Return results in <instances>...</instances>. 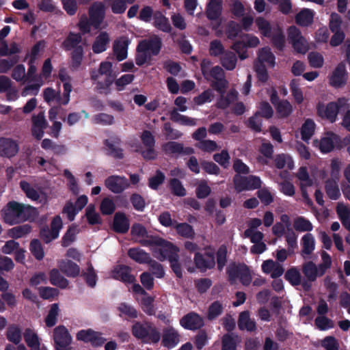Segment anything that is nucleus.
Masks as SVG:
<instances>
[{
  "label": "nucleus",
  "mask_w": 350,
  "mask_h": 350,
  "mask_svg": "<svg viewBox=\"0 0 350 350\" xmlns=\"http://www.w3.org/2000/svg\"><path fill=\"white\" fill-rule=\"evenodd\" d=\"M150 246L153 256L160 260L178 257V249L170 242H150Z\"/></svg>",
  "instance_id": "4"
},
{
  "label": "nucleus",
  "mask_w": 350,
  "mask_h": 350,
  "mask_svg": "<svg viewBox=\"0 0 350 350\" xmlns=\"http://www.w3.org/2000/svg\"><path fill=\"white\" fill-rule=\"evenodd\" d=\"M239 342L240 340L237 335L225 334L222 338V350H236L237 345Z\"/></svg>",
  "instance_id": "41"
},
{
  "label": "nucleus",
  "mask_w": 350,
  "mask_h": 350,
  "mask_svg": "<svg viewBox=\"0 0 350 350\" xmlns=\"http://www.w3.org/2000/svg\"><path fill=\"white\" fill-rule=\"evenodd\" d=\"M238 326L241 329H246L252 332L256 329V323L250 317L248 311H243L240 313L238 321Z\"/></svg>",
  "instance_id": "33"
},
{
  "label": "nucleus",
  "mask_w": 350,
  "mask_h": 350,
  "mask_svg": "<svg viewBox=\"0 0 350 350\" xmlns=\"http://www.w3.org/2000/svg\"><path fill=\"white\" fill-rule=\"evenodd\" d=\"M105 187L113 193H121L130 186L129 180L125 176L111 175L105 180Z\"/></svg>",
  "instance_id": "11"
},
{
  "label": "nucleus",
  "mask_w": 350,
  "mask_h": 350,
  "mask_svg": "<svg viewBox=\"0 0 350 350\" xmlns=\"http://www.w3.org/2000/svg\"><path fill=\"white\" fill-rule=\"evenodd\" d=\"M162 45V40L158 36L140 40L136 47L135 64L138 66L148 64L152 56L159 54Z\"/></svg>",
  "instance_id": "2"
},
{
  "label": "nucleus",
  "mask_w": 350,
  "mask_h": 350,
  "mask_svg": "<svg viewBox=\"0 0 350 350\" xmlns=\"http://www.w3.org/2000/svg\"><path fill=\"white\" fill-rule=\"evenodd\" d=\"M272 231L278 238L285 235L286 241H297V235L292 228L289 217L286 214L281 215L280 222H276L273 226Z\"/></svg>",
  "instance_id": "6"
},
{
  "label": "nucleus",
  "mask_w": 350,
  "mask_h": 350,
  "mask_svg": "<svg viewBox=\"0 0 350 350\" xmlns=\"http://www.w3.org/2000/svg\"><path fill=\"white\" fill-rule=\"evenodd\" d=\"M55 350H72V336L64 325L56 327L53 332Z\"/></svg>",
  "instance_id": "9"
},
{
  "label": "nucleus",
  "mask_w": 350,
  "mask_h": 350,
  "mask_svg": "<svg viewBox=\"0 0 350 350\" xmlns=\"http://www.w3.org/2000/svg\"><path fill=\"white\" fill-rule=\"evenodd\" d=\"M314 14L312 10L304 8L297 13L295 17V23L301 27H307L313 22Z\"/></svg>",
  "instance_id": "34"
},
{
  "label": "nucleus",
  "mask_w": 350,
  "mask_h": 350,
  "mask_svg": "<svg viewBox=\"0 0 350 350\" xmlns=\"http://www.w3.org/2000/svg\"><path fill=\"white\" fill-rule=\"evenodd\" d=\"M170 120L176 123H179L181 125L185 126H196V120L185 115H182L178 112V109L174 108L170 111Z\"/></svg>",
  "instance_id": "32"
},
{
  "label": "nucleus",
  "mask_w": 350,
  "mask_h": 350,
  "mask_svg": "<svg viewBox=\"0 0 350 350\" xmlns=\"http://www.w3.org/2000/svg\"><path fill=\"white\" fill-rule=\"evenodd\" d=\"M92 121L95 124L104 126H109L114 124V117L112 115L105 113L96 114L92 118Z\"/></svg>",
  "instance_id": "50"
},
{
  "label": "nucleus",
  "mask_w": 350,
  "mask_h": 350,
  "mask_svg": "<svg viewBox=\"0 0 350 350\" xmlns=\"http://www.w3.org/2000/svg\"><path fill=\"white\" fill-rule=\"evenodd\" d=\"M81 33L70 31L61 44L65 51H71L70 54L69 68L72 71L78 70L83 62L85 51Z\"/></svg>",
  "instance_id": "1"
},
{
  "label": "nucleus",
  "mask_w": 350,
  "mask_h": 350,
  "mask_svg": "<svg viewBox=\"0 0 350 350\" xmlns=\"http://www.w3.org/2000/svg\"><path fill=\"white\" fill-rule=\"evenodd\" d=\"M293 228L298 232H309L312 230V225L304 217H298L294 220Z\"/></svg>",
  "instance_id": "46"
},
{
  "label": "nucleus",
  "mask_w": 350,
  "mask_h": 350,
  "mask_svg": "<svg viewBox=\"0 0 350 350\" xmlns=\"http://www.w3.org/2000/svg\"><path fill=\"white\" fill-rule=\"evenodd\" d=\"M320 344L325 350H339L340 348L338 340L331 336L324 338Z\"/></svg>",
  "instance_id": "62"
},
{
  "label": "nucleus",
  "mask_w": 350,
  "mask_h": 350,
  "mask_svg": "<svg viewBox=\"0 0 350 350\" xmlns=\"http://www.w3.org/2000/svg\"><path fill=\"white\" fill-rule=\"evenodd\" d=\"M275 59V55L269 47H265L260 50L258 53L259 62L258 64L267 63L270 66L273 67Z\"/></svg>",
  "instance_id": "43"
},
{
  "label": "nucleus",
  "mask_w": 350,
  "mask_h": 350,
  "mask_svg": "<svg viewBox=\"0 0 350 350\" xmlns=\"http://www.w3.org/2000/svg\"><path fill=\"white\" fill-rule=\"evenodd\" d=\"M224 304L219 301H215L208 308V318L210 320L214 319L219 316L224 310Z\"/></svg>",
  "instance_id": "53"
},
{
  "label": "nucleus",
  "mask_w": 350,
  "mask_h": 350,
  "mask_svg": "<svg viewBox=\"0 0 350 350\" xmlns=\"http://www.w3.org/2000/svg\"><path fill=\"white\" fill-rule=\"evenodd\" d=\"M347 108V100L345 98H339L336 102H329L325 107L318 106V114L327 119L330 122H334L338 113L345 111Z\"/></svg>",
  "instance_id": "3"
},
{
  "label": "nucleus",
  "mask_w": 350,
  "mask_h": 350,
  "mask_svg": "<svg viewBox=\"0 0 350 350\" xmlns=\"http://www.w3.org/2000/svg\"><path fill=\"white\" fill-rule=\"evenodd\" d=\"M62 225L63 223L60 216H55L50 224V226H46L41 228L40 232V237L46 239V241L56 239L59 237Z\"/></svg>",
  "instance_id": "12"
},
{
  "label": "nucleus",
  "mask_w": 350,
  "mask_h": 350,
  "mask_svg": "<svg viewBox=\"0 0 350 350\" xmlns=\"http://www.w3.org/2000/svg\"><path fill=\"white\" fill-rule=\"evenodd\" d=\"M180 340L178 332L172 327H167L163 329L162 344L164 347L171 349L176 347Z\"/></svg>",
  "instance_id": "21"
},
{
  "label": "nucleus",
  "mask_w": 350,
  "mask_h": 350,
  "mask_svg": "<svg viewBox=\"0 0 350 350\" xmlns=\"http://www.w3.org/2000/svg\"><path fill=\"white\" fill-rule=\"evenodd\" d=\"M121 144L122 140L118 136L105 139L103 144L107 148V155L116 159H122L124 157V150L122 148L118 147Z\"/></svg>",
  "instance_id": "16"
},
{
  "label": "nucleus",
  "mask_w": 350,
  "mask_h": 350,
  "mask_svg": "<svg viewBox=\"0 0 350 350\" xmlns=\"http://www.w3.org/2000/svg\"><path fill=\"white\" fill-rule=\"evenodd\" d=\"M347 75L345 64L343 62L339 63L329 77V85L335 88L345 86L347 81Z\"/></svg>",
  "instance_id": "14"
},
{
  "label": "nucleus",
  "mask_w": 350,
  "mask_h": 350,
  "mask_svg": "<svg viewBox=\"0 0 350 350\" xmlns=\"http://www.w3.org/2000/svg\"><path fill=\"white\" fill-rule=\"evenodd\" d=\"M49 280L51 284L62 288H66L68 286V281L61 275L57 269H53L50 271Z\"/></svg>",
  "instance_id": "38"
},
{
  "label": "nucleus",
  "mask_w": 350,
  "mask_h": 350,
  "mask_svg": "<svg viewBox=\"0 0 350 350\" xmlns=\"http://www.w3.org/2000/svg\"><path fill=\"white\" fill-rule=\"evenodd\" d=\"M228 273L230 280L240 278L241 283L245 286L249 285L252 281L251 273L245 265L231 264L228 267Z\"/></svg>",
  "instance_id": "10"
},
{
  "label": "nucleus",
  "mask_w": 350,
  "mask_h": 350,
  "mask_svg": "<svg viewBox=\"0 0 350 350\" xmlns=\"http://www.w3.org/2000/svg\"><path fill=\"white\" fill-rule=\"evenodd\" d=\"M285 278L293 286L301 284V276L299 271L296 268H291L285 273Z\"/></svg>",
  "instance_id": "59"
},
{
  "label": "nucleus",
  "mask_w": 350,
  "mask_h": 350,
  "mask_svg": "<svg viewBox=\"0 0 350 350\" xmlns=\"http://www.w3.org/2000/svg\"><path fill=\"white\" fill-rule=\"evenodd\" d=\"M100 210L103 215H111L116 210V204L113 200L109 198H105L100 203Z\"/></svg>",
  "instance_id": "54"
},
{
  "label": "nucleus",
  "mask_w": 350,
  "mask_h": 350,
  "mask_svg": "<svg viewBox=\"0 0 350 350\" xmlns=\"http://www.w3.org/2000/svg\"><path fill=\"white\" fill-rule=\"evenodd\" d=\"M130 42V40L126 36H122L114 41L113 51L118 62H121L127 58L128 47Z\"/></svg>",
  "instance_id": "19"
},
{
  "label": "nucleus",
  "mask_w": 350,
  "mask_h": 350,
  "mask_svg": "<svg viewBox=\"0 0 350 350\" xmlns=\"http://www.w3.org/2000/svg\"><path fill=\"white\" fill-rule=\"evenodd\" d=\"M112 277L125 283H133L135 278L131 273V268L126 265L117 266L112 272Z\"/></svg>",
  "instance_id": "25"
},
{
  "label": "nucleus",
  "mask_w": 350,
  "mask_h": 350,
  "mask_svg": "<svg viewBox=\"0 0 350 350\" xmlns=\"http://www.w3.org/2000/svg\"><path fill=\"white\" fill-rule=\"evenodd\" d=\"M302 271L310 282H314L317 278L324 275V273H321L319 267L312 261L307 262L303 265Z\"/></svg>",
  "instance_id": "27"
},
{
  "label": "nucleus",
  "mask_w": 350,
  "mask_h": 350,
  "mask_svg": "<svg viewBox=\"0 0 350 350\" xmlns=\"http://www.w3.org/2000/svg\"><path fill=\"white\" fill-rule=\"evenodd\" d=\"M221 64L224 68H225L227 70H232L235 68L237 57L236 53L230 51H226L220 57Z\"/></svg>",
  "instance_id": "36"
},
{
  "label": "nucleus",
  "mask_w": 350,
  "mask_h": 350,
  "mask_svg": "<svg viewBox=\"0 0 350 350\" xmlns=\"http://www.w3.org/2000/svg\"><path fill=\"white\" fill-rule=\"evenodd\" d=\"M105 17V7L101 2L94 3L89 9V18L92 25L98 29Z\"/></svg>",
  "instance_id": "18"
},
{
  "label": "nucleus",
  "mask_w": 350,
  "mask_h": 350,
  "mask_svg": "<svg viewBox=\"0 0 350 350\" xmlns=\"http://www.w3.org/2000/svg\"><path fill=\"white\" fill-rule=\"evenodd\" d=\"M59 309L57 304H53L51 306L49 313L45 319L46 325L48 327H53L57 323Z\"/></svg>",
  "instance_id": "51"
},
{
  "label": "nucleus",
  "mask_w": 350,
  "mask_h": 350,
  "mask_svg": "<svg viewBox=\"0 0 350 350\" xmlns=\"http://www.w3.org/2000/svg\"><path fill=\"white\" fill-rule=\"evenodd\" d=\"M130 228V221L124 213L117 212L113 216L112 229L120 234L126 233Z\"/></svg>",
  "instance_id": "20"
},
{
  "label": "nucleus",
  "mask_w": 350,
  "mask_h": 350,
  "mask_svg": "<svg viewBox=\"0 0 350 350\" xmlns=\"http://www.w3.org/2000/svg\"><path fill=\"white\" fill-rule=\"evenodd\" d=\"M17 142L8 137H0V156L2 157L12 158L18 152Z\"/></svg>",
  "instance_id": "17"
},
{
  "label": "nucleus",
  "mask_w": 350,
  "mask_h": 350,
  "mask_svg": "<svg viewBox=\"0 0 350 350\" xmlns=\"http://www.w3.org/2000/svg\"><path fill=\"white\" fill-rule=\"evenodd\" d=\"M151 330H152V327L146 323L144 324L135 323L132 329L133 335L139 338H144L146 337L149 335Z\"/></svg>",
  "instance_id": "42"
},
{
  "label": "nucleus",
  "mask_w": 350,
  "mask_h": 350,
  "mask_svg": "<svg viewBox=\"0 0 350 350\" xmlns=\"http://www.w3.org/2000/svg\"><path fill=\"white\" fill-rule=\"evenodd\" d=\"M256 25L261 33L265 37H271V27L270 23L262 17H258L255 21Z\"/></svg>",
  "instance_id": "56"
},
{
  "label": "nucleus",
  "mask_w": 350,
  "mask_h": 350,
  "mask_svg": "<svg viewBox=\"0 0 350 350\" xmlns=\"http://www.w3.org/2000/svg\"><path fill=\"white\" fill-rule=\"evenodd\" d=\"M196 147L203 152H212L218 149V146L215 141L204 139L196 144Z\"/></svg>",
  "instance_id": "58"
},
{
  "label": "nucleus",
  "mask_w": 350,
  "mask_h": 350,
  "mask_svg": "<svg viewBox=\"0 0 350 350\" xmlns=\"http://www.w3.org/2000/svg\"><path fill=\"white\" fill-rule=\"evenodd\" d=\"M195 263L196 267L202 271L213 268L215 265L213 253L208 251L206 252L204 256L200 254H196L195 256Z\"/></svg>",
  "instance_id": "24"
},
{
  "label": "nucleus",
  "mask_w": 350,
  "mask_h": 350,
  "mask_svg": "<svg viewBox=\"0 0 350 350\" xmlns=\"http://www.w3.org/2000/svg\"><path fill=\"white\" fill-rule=\"evenodd\" d=\"M23 338L30 350H43L45 347H40V339L34 329L26 328L23 332Z\"/></svg>",
  "instance_id": "23"
},
{
  "label": "nucleus",
  "mask_w": 350,
  "mask_h": 350,
  "mask_svg": "<svg viewBox=\"0 0 350 350\" xmlns=\"http://www.w3.org/2000/svg\"><path fill=\"white\" fill-rule=\"evenodd\" d=\"M58 267L68 277H76L80 273L79 267L70 260H59L58 262Z\"/></svg>",
  "instance_id": "31"
},
{
  "label": "nucleus",
  "mask_w": 350,
  "mask_h": 350,
  "mask_svg": "<svg viewBox=\"0 0 350 350\" xmlns=\"http://www.w3.org/2000/svg\"><path fill=\"white\" fill-rule=\"evenodd\" d=\"M271 43L273 46L278 51H283L285 46V36L280 27H278L275 32L271 37Z\"/></svg>",
  "instance_id": "45"
},
{
  "label": "nucleus",
  "mask_w": 350,
  "mask_h": 350,
  "mask_svg": "<svg viewBox=\"0 0 350 350\" xmlns=\"http://www.w3.org/2000/svg\"><path fill=\"white\" fill-rule=\"evenodd\" d=\"M325 190L326 194L331 200H336L340 197V191L337 179H327L325 183Z\"/></svg>",
  "instance_id": "35"
},
{
  "label": "nucleus",
  "mask_w": 350,
  "mask_h": 350,
  "mask_svg": "<svg viewBox=\"0 0 350 350\" xmlns=\"http://www.w3.org/2000/svg\"><path fill=\"white\" fill-rule=\"evenodd\" d=\"M165 178V174L161 170H157L155 175L148 179L149 187L152 189L157 190L159 187L163 183Z\"/></svg>",
  "instance_id": "57"
},
{
  "label": "nucleus",
  "mask_w": 350,
  "mask_h": 350,
  "mask_svg": "<svg viewBox=\"0 0 350 350\" xmlns=\"http://www.w3.org/2000/svg\"><path fill=\"white\" fill-rule=\"evenodd\" d=\"M255 113L259 116L269 119L273 115V110L268 102L262 101L259 104L258 110Z\"/></svg>",
  "instance_id": "55"
},
{
  "label": "nucleus",
  "mask_w": 350,
  "mask_h": 350,
  "mask_svg": "<svg viewBox=\"0 0 350 350\" xmlns=\"http://www.w3.org/2000/svg\"><path fill=\"white\" fill-rule=\"evenodd\" d=\"M168 186L171 193L174 196L183 197L187 194L186 189L183 185L181 181L176 178L170 179Z\"/></svg>",
  "instance_id": "39"
},
{
  "label": "nucleus",
  "mask_w": 350,
  "mask_h": 350,
  "mask_svg": "<svg viewBox=\"0 0 350 350\" xmlns=\"http://www.w3.org/2000/svg\"><path fill=\"white\" fill-rule=\"evenodd\" d=\"M221 0H210L206 9V17L211 21L217 20L221 14Z\"/></svg>",
  "instance_id": "28"
},
{
  "label": "nucleus",
  "mask_w": 350,
  "mask_h": 350,
  "mask_svg": "<svg viewBox=\"0 0 350 350\" xmlns=\"http://www.w3.org/2000/svg\"><path fill=\"white\" fill-rule=\"evenodd\" d=\"M110 41L109 34L106 31H102L96 37L92 44V51L98 54L105 51Z\"/></svg>",
  "instance_id": "30"
},
{
  "label": "nucleus",
  "mask_w": 350,
  "mask_h": 350,
  "mask_svg": "<svg viewBox=\"0 0 350 350\" xmlns=\"http://www.w3.org/2000/svg\"><path fill=\"white\" fill-rule=\"evenodd\" d=\"M22 217V204L9 202L1 211V217L3 222L9 225L18 224Z\"/></svg>",
  "instance_id": "7"
},
{
  "label": "nucleus",
  "mask_w": 350,
  "mask_h": 350,
  "mask_svg": "<svg viewBox=\"0 0 350 350\" xmlns=\"http://www.w3.org/2000/svg\"><path fill=\"white\" fill-rule=\"evenodd\" d=\"M128 254L133 260L139 263H148L151 259L149 254L139 248H131Z\"/></svg>",
  "instance_id": "40"
},
{
  "label": "nucleus",
  "mask_w": 350,
  "mask_h": 350,
  "mask_svg": "<svg viewBox=\"0 0 350 350\" xmlns=\"http://www.w3.org/2000/svg\"><path fill=\"white\" fill-rule=\"evenodd\" d=\"M315 127L316 124L313 120L306 119L300 129L301 139L308 142L314 135Z\"/></svg>",
  "instance_id": "37"
},
{
  "label": "nucleus",
  "mask_w": 350,
  "mask_h": 350,
  "mask_svg": "<svg viewBox=\"0 0 350 350\" xmlns=\"http://www.w3.org/2000/svg\"><path fill=\"white\" fill-rule=\"evenodd\" d=\"M131 234L134 238L148 239L150 237L146 228L140 223H134L131 226Z\"/></svg>",
  "instance_id": "48"
},
{
  "label": "nucleus",
  "mask_w": 350,
  "mask_h": 350,
  "mask_svg": "<svg viewBox=\"0 0 350 350\" xmlns=\"http://www.w3.org/2000/svg\"><path fill=\"white\" fill-rule=\"evenodd\" d=\"M214 95L211 90L208 89L206 90L203 91L200 94L197 96H195L193 98V102L197 105H202L206 103H210Z\"/></svg>",
  "instance_id": "63"
},
{
  "label": "nucleus",
  "mask_w": 350,
  "mask_h": 350,
  "mask_svg": "<svg viewBox=\"0 0 350 350\" xmlns=\"http://www.w3.org/2000/svg\"><path fill=\"white\" fill-rule=\"evenodd\" d=\"M18 62V57L13 55L8 59H0V73H6Z\"/></svg>",
  "instance_id": "60"
},
{
  "label": "nucleus",
  "mask_w": 350,
  "mask_h": 350,
  "mask_svg": "<svg viewBox=\"0 0 350 350\" xmlns=\"http://www.w3.org/2000/svg\"><path fill=\"white\" fill-rule=\"evenodd\" d=\"M275 109L280 118H287L293 112L292 105L287 100H282L278 103Z\"/></svg>",
  "instance_id": "49"
},
{
  "label": "nucleus",
  "mask_w": 350,
  "mask_h": 350,
  "mask_svg": "<svg viewBox=\"0 0 350 350\" xmlns=\"http://www.w3.org/2000/svg\"><path fill=\"white\" fill-rule=\"evenodd\" d=\"M340 142V137L334 133L330 136L322 137L319 142V149L322 153H329L333 150L334 146Z\"/></svg>",
  "instance_id": "29"
},
{
  "label": "nucleus",
  "mask_w": 350,
  "mask_h": 350,
  "mask_svg": "<svg viewBox=\"0 0 350 350\" xmlns=\"http://www.w3.org/2000/svg\"><path fill=\"white\" fill-rule=\"evenodd\" d=\"M287 34L288 41L295 53L304 55L308 52V43L299 28L294 25L290 26L287 29Z\"/></svg>",
  "instance_id": "5"
},
{
  "label": "nucleus",
  "mask_w": 350,
  "mask_h": 350,
  "mask_svg": "<svg viewBox=\"0 0 350 350\" xmlns=\"http://www.w3.org/2000/svg\"><path fill=\"white\" fill-rule=\"evenodd\" d=\"M162 150L165 154H181L191 155L195 153V150L191 147H184V144L177 142H167L162 145Z\"/></svg>",
  "instance_id": "15"
},
{
  "label": "nucleus",
  "mask_w": 350,
  "mask_h": 350,
  "mask_svg": "<svg viewBox=\"0 0 350 350\" xmlns=\"http://www.w3.org/2000/svg\"><path fill=\"white\" fill-rule=\"evenodd\" d=\"M38 216V211L36 208L23 204V221H34L37 219Z\"/></svg>",
  "instance_id": "61"
},
{
  "label": "nucleus",
  "mask_w": 350,
  "mask_h": 350,
  "mask_svg": "<svg viewBox=\"0 0 350 350\" xmlns=\"http://www.w3.org/2000/svg\"><path fill=\"white\" fill-rule=\"evenodd\" d=\"M180 324L186 329H197L204 325V321L198 314L190 312L180 320Z\"/></svg>",
  "instance_id": "22"
},
{
  "label": "nucleus",
  "mask_w": 350,
  "mask_h": 350,
  "mask_svg": "<svg viewBox=\"0 0 350 350\" xmlns=\"http://www.w3.org/2000/svg\"><path fill=\"white\" fill-rule=\"evenodd\" d=\"M38 64L37 61H28L29 68L27 73L25 74V69L23 66V83L27 81H39L41 77L36 74V65Z\"/></svg>",
  "instance_id": "44"
},
{
  "label": "nucleus",
  "mask_w": 350,
  "mask_h": 350,
  "mask_svg": "<svg viewBox=\"0 0 350 350\" xmlns=\"http://www.w3.org/2000/svg\"><path fill=\"white\" fill-rule=\"evenodd\" d=\"M242 31L240 24L230 21L226 28V35L230 40H234Z\"/></svg>",
  "instance_id": "47"
},
{
  "label": "nucleus",
  "mask_w": 350,
  "mask_h": 350,
  "mask_svg": "<svg viewBox=\"0 0 350 350\" xmlns=\"http://www.w3.org/2000/svg\"><path fill=\"white\" fill-rule=\"evenodd\" d=\"M226 52L224 47L219 40H214L210 43L209 53L211 56L218 57Z\"/></svg>",
  "instance_id": "64"
},
{
  "label": "nucleus",
  "mask_w": 350,
  "mask_h": 350,
  "mask_svg": "<svg viewBox=\"0 0 350 350\" xmlns=\"http://www.w3.org/2000/svg\"><path fill=\"white\" fill-rule=\"evenodd\" d=\"M76 338L78 340L90 342L94 347L101 346L106 341V339L102 336L101 333L95 332L92 329L79 331Z\"/></svg>",
  "instance_id": "13"
},
{
  "label": "nucleus",
  "mask_w": 350,
  "mask_h": 350,
  "mask_svg": "<svg viewBox=\"0 0 350 350\" xmlns=\"http://www.w3.org/2000/svg\"><path fill=\"white\" fill-rule=\"evenodd\" d=\"M85 217L90 225L100 224L102 222L98 213L95 211L94 206L90 204L85 210Z\"/></svg>",
  "instance_id": "52"
},
{
  "label": "nucleus",
  "mask_w": 350,
  "mask_h": 350,
  "mask_svg": "<svg viewBox=\"0 0 350 350\" xmlns=\"http://www.w3.org/2000/svg\"><path fill=\"white\" fill-rule=\"evenodd\" d=\"M153 21V25L157 29L165 33L172 31V27L169 19L161 11L154 12Z\"/></svg>",
  "instance_id": "26"
},
{
  "label": "nucleus",
  "mask_w": 350,
  "mask_h": 350,
  "mask_svg": "<svg viewBox=\"0 0 350 350\" xmlns=\"http://www.w3.org/2000/svg\"><path fill=\"white\" fill-rule=\"evenodd\" d=\"M234 189L237 192L258 189L261 187V180L258 176L250 175L244 176L235 174L233 177Z\"/></svg>",
  "instance_id": "8"
}]
</instances>
